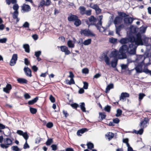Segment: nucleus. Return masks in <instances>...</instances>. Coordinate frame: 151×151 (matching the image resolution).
<instances>
[{"label":"nucleus","instance_id":"nucleus-56","mask_svg":"<svg viewBox=\"0 0 151 151\" xmlns=\"http://www.w3.org/2000/svg\"><path fill=\"white\" fill-rule=\"evenodd\" d=\"M83 83V88L84 89H87L88 88V83L86 82H84Z\"/></svg>","mask_w":151,"mask_h":151},{"label":"nucleus","instance_id":"nucleus-52","mask_svg":"<svg viewBox=\"0 0 151 151\" xmlns=\"http://www.w3.org/2000/svg\"><path fill=\"white\" fill-rule=\"evenodd\" d=\"M91 10H86L85 12V14L87 16H90L91 15Z\"/></svg>","mask_w":151,"mask_h":151},{"label":"nucleus","instance_id":"nucleus-40","mask_svg":"<svg viewBox=\"0 0 151 151\" xmlns=\"http://www.w3.org/2000/svg\"><path fill=\"white\" fill-rule=\"evenodd\" d=\"M29 110L30 112L32 114H35L37 112V109L35 108L30 107L29 108Z\"/></svg>","mask_w":151,"mask_h":151},{"label":"nucleus","instance_id":"nucleus-5","mask_svg":"<svg viewBox=\"0 0 151 151\" xmlns=\"http://www.w3.org/2000/svg\"><path fill=\"white\" fill-rule=\"evenodd\" d=\"M51 1L50 0H46L45 1L44 0H41L38 4V7L39 8H44L45 6H48L50 5Z\"/></svg>","mask_w":151,"mask_h":151},{"label":"nucleus","instance_id":"nucleus-43","mask_svg":"<svg viewBox=\"0 0 151 151\" xmlns=\"http://www.w3.org/2000/svg\"><path fill=\"white\" fill-rule=\"evenodd\" d=\"M117 41V39L112 37L109 39V42L111 43H114Z\"/></svg>","mask_w":151,"mask_h":151},{"label":"nucleus","instance_id":"nucleus-24","mask_svg":"<svg viewBox=\"0 0 151 151\" xmlns=\"http://www.w3.org/2000/svg\"><path fill=\"white\" fill-rule=\"evenodd\" d=\"M23 47L25 50V51L27 53L30 52L29 46L28 44H24L23 45Z\"/></svg>","mask_w":151,"mask_h":151},{"label":"nucleus","instance_id":"nucleus-28","mask_svg":"<svg viewBox=\"0 0 151 151\" xmlns=\"http://www.w3.org/2000/svg\"><path fill=\"white\" fill-rule=\"evenodd\" d=\"M114 134L112 132H109L107 134H106V136L108 137V139L110 140L114 137Z\"/></svg>","mask_w":151,"mask_h":151},{"label":"nucleus","instance_id":"nucleus-23","mask_svg":"<svg viewBox=\"0 0 151 151\" xmlns=\"http://www.w3.org/2000/svg\"><path fill=\"white\" fill-rule=\"evenodd\" d=\"M85 103L84 102L81 103L80 104V107L81 110L83 112H86V108L85 107Z\"/></svg>","mask_w":151,"mask_h":151},{"label":"nucleus","instance_id":"nucleus-49","mask_svg":"<svg viewBox=\"0 0 151 151\" xmlns=\"http://www.w3.org/2000/svg\"><path fill=\"white\" fill-rule=\"evenodd\" d=\"M18 58V56L17 54H14L12 57V59L17 61Z\"/></svg>","mask_w":151,"mask_h":151},{"label":"nucleus","instance_id":"nucleus-47","mask_svg":"<svg viewBox=\"0 0 151 151\" xmlns=\"http://www.w3.org/2000/svg\"><path fill=\"white\" fill-rule=\"evenodd\" d=\"M90 7L94 10L96 9V8L99 6L97 4H91L90 6Z\"/></svg>","mask_w":151,"mask_h":151},{"label":"nucleus","instance_id":"nucleus-50","mask_svg":"<svg viewBox=\"0 0 151 151\" xmlns=\"http://www.w3.org/2000/svg\"><path fill=\"white\" fill-rule=\"evenodd\" d=\"M82 72L83 73L87 74L89 73V70L87 68H84L82 69Z\"/></svg>","mask_w":151,"mask_h":151},{"label":"nucleus","instance_id":"nucleus-7","mask_svg":"<svg viewBox=\"0 0 151 151\" xmlns=\"http://www.w3.org/2000/svg\"><path fill=\"white\" fill-rule=\"evenodd\" d=\"M149 119L147 118H144V120L141 121L139 126L141 128H145L148 124Z\"/></svg>","mask_w":151,"mask_h":151},{"label":"nucleus","instance_id":"nucleus-48","mask_svg":"<svg viewBox=\"0 0 151 151\" xmlns=\"http://www.w3.org/2000/svg\"><path fill=\"white\" fill-rule=\"evenodd\" d=\"M12 150L14 151H19L20 149L17 146H13L11 147Z\"/></svg>","mask_w":151,"mask_h":151},{"label":"nucleus","instance_id":"nucleus-58","mask_svg":"<svg viewBox=\"0 0 151 151\" xmlns=\"http://www.w3.org/2000/svg\"><path fill=\"white\" fill-rule=\"evenodd\" d=\"M49 99L51 101L52 103H54L55 101V99L52 95H50V96Z\"/></svg>","mask_w":151,"mask_h":151},{"label":"nucleus","instance_id":"nucleus-38","mask_svg":"<svg viewBox=\"0 0 151 151\" xmlns=\"http://www.w3.org/2000/svg\"><path fill=\"white\" fill-rule=\"evenodd\" d=\"M14 5L13 6V9L14 10V11L18 12V9L19 7L18 4L15 3L14 4Z\"/></svg>","mask_w":151,"mask_h":151},{"label":"nucleus","instance_id":"nucleus-64","mask_svg":"<svg viewBox=\"0 0 151 151\" xmlns=\"http://www.w3.org/2000/svg\"><path fill=\"white\" fill-rule=\"evenodd\" d=\"M24 62L25 64L26 65H28L30 64V62L28 60V59L27 58H25L24 59Z\"/></svg>","mask_w":151,"mask_h":151},{"label":"nucleus","instance_id":"nucleus-18","mask_svg":"<svg viewBox=\"0 0 151 151\" xmlns=\"http://www.w3.org/2000/svg\"><path fill=\"white\" fill-rule=\"evenodd\" d=\"M118 59L117 58H114L111 62V66L114 68L116 67Z\"/></svg>","mask_w":151,"mask_h":151},{"label":"nucleus","instance_id":"nucleus-54","mask_svg":"<svg viewBox=\"0 0 151 151\" xmlns=\"http://www.w3.org/2000/svg\"><path fill=\"white\" fill-rule=\"evenodd\" d=\"M41 53V52L40 51H36L35 52V55L36 57H39Z\"/></svg>","mask_w":151,"mask_h":151},{"label":"nucleus","instance_id":"nucleus-37","mask_svg":"<svg viewBox=\"0 0 151 151\" xmlns=\"http://www.w3.org/2000/svg\"><path fill=\"white\" fill-rule=\"evenodd\" d=\"M147 28V27H142L140 28L139 29V32L141 33H143L145 32L146 29Z\"/></svg>","mask_w":151,"mask_h":151},{"label":"nucleus","instance_id":"nucleus-3","mask_svg":"<svg viewBox=\"0 0 151 151\" xmlns=\"http://www.w3.org/2000/svg\"><path fill=\"white\" fill-rule=\"evenodd\" d=\"M4 144H0L1 147L3 149H6L8 148L9 145H11L12 144V141L9 138H6L4 140Z\"/></svg>","mask_w":151,"mask_h":151},{"label":"nucleus","instance_id":"nucleus-63","mask_svg":"<svg viewBox=\"0 0 151 151\" xmlns=\"http://www.w3.org/2000/svg\"><path fill=\"white\" fill-rule=\"evenodd\" d=\"M24 96L26 99H29L31 98L30 96L28 93H25Z\"/></svg>","mask_w":151,"mask_h":151},{"label":"nucleus","instance_id":"nucleus-17","mask_svg":"<svg viewBox=\"0 0 151 151\" xmlns=\"http://www.w3.org/2000/svg\"><path fill=\"white\" fill-rule=\"evenodd\" d=\"M118 53V51L116 50H114L111 52V55L112 57L114 58H117Z\"/></svg>","mask_w":151,"mask_h":151},{"label":"nucleus","instance_id":"nucleus-26","mask_svg":"<svg viewBox=\"0 0 151 151\" xmlns=\"http://www.w3.org/2000/svg\"><path fill=\"white\" fill-rule=\"evenodd\" d=\"M114 88V85L113 84L111 83L108 85L106 88L105 92L107 93L110 89L113 88Z\"/></svg>","mask_w":151,"mask_h":151},{"label":"nucleus","instance_id":"nucleus-8","mask_svg":"<svg viewBox=\"0 0 151 151\" xmlns=\"http://www.w3.org/2000/svg\"><path fill=\"white\" fill-rule=\"evenodd\" d=\"M145 59V57L143 55H139L137 56L136 61L139 64H142Z\"/></svg>","mask_w":151,"mask_h":151},{"label":"nucleus","instance_id":"nucleus-2","mask_svg":"<svg viewBox=\"0 0 151 151\" xmlns=\"http://www.w3.org/2000/svg\"><path fill=\"white\" fill-rule=\"evenodd\" d=\"M99 20L97 23H96L97 19L93 16H91L89 17L88 19L86 21V22L89 26L90 25H95L97 29H98L99 32H102L105 30L104 28L101 26V20L103 16L102 15H100L99 16Z\"/></svg>","mask_w":151,"mask_h":151},{"label":"nucleus","instance_id":"nucleus-13","mask_svg":"<svg viewBox=\"0 0 151 151\" xmlns=\"http://www.w3.org/2000/svg\"><path fill=\"white\" fill-rule=\"evenodd\" d=\"M78 18L77 16L70 14L68 17V19L69 21H75Z\"/></svg>","mask_w":151,"mask_h":151},{"label":"nucleus","instance_id":"nucleus-45","mask_svg":"<svg viewBox=\"0 0 151 151\" xmlns=\"http://www.w3.org/2000/svg\"><path fill=\"white\" fill-rule=\"evenodd\" d=\"M53 140L52 139H48L46 142V145L47 146L50 145L52 143Z\"/></svg>","mask_w":151,"mask_h":151},{"label":"nucleus","instance_id":"nucleus-42","mask_svg":"<svg viewBox=\"0 0 151 151\" xmlns=\"http://www.w3.org/2000/svg\"><path fill=\"white\" fill-rule=\"evenodd\" d=\"M87 145L88 148L89 149H91L92 148H93V145L92 143L90 142H88L87 144Z\"/></svg>","mask_w":151,"mask_h":151},{"label":"nucleus","instance_id":"nucleus-32","mask_svg":"<svg viewBox=\"0 0 151 151\" xmlns=\"http://www.w3.org/2000/svg\"><path fill=\"white\" fill-rule=\"evenodd\" d=\"M6 3L7 4L9 5L11 3L14 4L17 3V0H6Z\"/></svg>","mask_w":151,"mask_h":151},{"label":"nucleus","instance_id":"nucleus-27","mask_svg":"<svg viewBox=\"0 0 151 151\" xmlns=\"http://www.w3.org/2000/svg\"><path fill=\"white\" fill-rule=\"evenodd\" d=\"M68 46L70 48H73L74 47V43H73V41L71 40H69L67 42Z\"/></svg>","mask_w":151,"mask_h":151},{"label":"nucleus","instance_id":"nucleus-10","mask_svg":"<svg viewBox=\"0 0 151 151\" xmlns=\"http://www.w3.org/2000/svg\"><path fill=\"white\" fill-rule=\"evenodd\" d=\"M24 70L25 75L28 77H30L32 76L31 70L28 67H25Z\"/></svg>","mask_w":151,"mask_h":151},{"label":"nucleus","instance_id":"nucleus-19","mask_svg":"<svg viewBox=\"0 0 151 151\" xmlns=\"http://www.w3.org/2000/svg\"><path fill=\"white\" fill-rule=\"evenodd\" d=\"M17 80L18 83H27V81L25 78H19Z\"/></svg>","mask_w":151,"mask_h":151},{"label":"nucleus","instance_id":"nucleus-59","mask_svg":"<svg viewBox=\"0 0 151 151\" xmlns=\"http://www.w3.org/2000/svg\"><path fill=\"white\" fill-rule=\"evenodd\" d=\"M7 39L6 38H4L0 39V43H5L6 42Z\"/></svg>","mask_w":151,"mask_h":151},{"label":"nucleus","instance_id":"nucleus-61","mask_svg":"<svg viewBox=\"0 0 151 151\" xmlns=\"http://www.w3.org/2000/svg\"><path fill=\"white\" fill-rule=\"evenodd\" d=\"M53 126V124L52 122H49L46 124V126L49 128H51Z\"/></svg>","mask_w":151,"mask_h":151},{"label":"nucleus","instance_id":"nucleus-1","mask_svg":"<svg viewBox=\"0 0 151 151\" xmlns=\"http://www.w3.org/2000/svg\"><path fill=\"white\" fill-rule=\"evenodd\" d=\"M120 42L122 44L129 43L128 47L126 45H124L120 48L118 58L121 59L127 58V52L130 55H135L137 46L143 45L141 35L139 33H137L135 37L132 36L129 38H122L120 40Z\"/></svg>","mask_w":151,"mask_h":151},{"label":"nucleus","instance_id":"nucleus-9","mask_svg":"<svg viewBox=\"0 0 151 151\" xmlns=\"http://www.w3.org/2000/svg\"><path fill=\"white\" fill-rule=\"evenodd\" d=\"M61 50L65 53V55H68L70 53L67 47L65 46H62L60 47Z\"/></svg>","mask_w":151,"mask_h":151},{"label":"nucleus","instance_id":"nucleus-29","mask_svg":"<svg viewBox=\"0 0 151 151\" xmlns=\"http://www.w3.org/2000/svg\"><path fill=\"white\" fill-rule=\"evenodd\" d=\"M80 12L82 15H83L85 14V12L86 11V8L83 6H81L79 8Z\"/></svg>","mask_w":151,"mask_h":151},{"label":"nucleus","instance_id":"nucleus-34","mask_svg":"<svg viewBox=\"0 0 151 151\" xmlns=\"http://www.w3.org/2000/svg\"><path fill=\"white\" fill-rule=\"evenodd\" d=\"M141 128L138 131L134 130V132L136 134H139L140 135H141L143 133V129L142 128Z\"/></svg>","mask_w":151,"mask_h":151},{"label":"nucleus","instance_id":"nucleus-6","mask_svg":"<svg viewBox=\"0 0 151 151\" xmlns=\"http://www.w3.org/2000/svg\"><path fill=\"white\" fill-rule=\"evenodd\" d=\"M21 8L22 10L23 11V13L28 12L31 10V7L30 6L25 4H23L21 6Z\"/></svg>","mask_w":151,"mask_h":151},{"label":"nucleus","instance_id":"nucleus-4","mask_svg":"<svg viewBox=\"0 0 151 151\" xmlns=\"http://www.w3.org/2000/svg\"><path fill=\"white\" fill-rule=\"evenodd\" d=\"M81 34L84 36L88 37H95V35L88 29H82L81 31Z\"/></svg>","mask_w":151,"mask_h":151},{"label":"nucleus","instance_id":"nucleus-41","mask_svg":"<svg viewBox=\"0 0 151 151\" xmlns=\"http://www.w3.org/2000/svg\"><path fill=\"white\" fill-rule=\"evenodd\" d=\"M122 113V111L120 109H118L116 111V116L117 117H119L121 116Z\"/></svg>","mask_w":151,"mask_h":151},{"label":"nucleus","instance_id":"nucleus-25","mask_svg":"<svg viewBox=\"0 0 151 151\" xmlns=\"http://www.w3.org/2000/svg\"><path fill=\"white\" fill-rule=\"evenodd\" d=\"M38 97H36L34 99L29 101L28 102V104L29 105H32L36 103L38 100Z\"/></svg>","mask_w":151,"mask_h":151},{"label":"nucleus","instance_id":"nucleus-53","mask_svg":"<svg viewBox=\"0 0 151 151\" xmlns=\"http://www.w3.org/2000/svg\"><path fill=\"white\" fill-rule=\"evenodd\" d=\"M95 10L97 14H99L101 13V9L99 8V6Z\"/></svg>","mask_w":151,"mask_h":151},{"label":"nucleus","instance_id":"nucleus-35","mask_svg":"<svg viewBox=\"0 0 151 151\" xmlns=\"http://www.w3.org/2000/svg\"><path fill=\"white\" fill-rule=\"evenodd\" d=\"M81 21L78 19V18L75 21L74 24L76 27L78 26L81 24Z\"/></svg>","mask_w":151,"mask_h":151},{"label":"nucleus","instance_id":"nucleus-16","mask_svg":"<svg viewBox=\"0 0 151 151\" xmlns=\"http://www.w3.org/2000/svg\"><path fill=\"white\" fill-rule=\"evenodd\" d=\"M122 19L119 17L117 16L116 17L114 20V23L115 25L119 24L121 22Z\"/></svg>","mask_w":151,"mask_h":151},{"label":"nucleus","instance_id":"nucleus-36","mask_svg":"<svg viewBox=\"0 0 151 151\" xmlns=\"http://www.w3.org/2000/svg\"><path fill=\"white\" fill-rule=\"evenodd\" d=\"M115 27L116 28V33L118 35H120V32L121 30V25H119L118 26L115 25Z\"/></svg>","mask_w":151,"mask_h":151},{"label":"nucleus","instance_id":"nucleus-55","mask_svg":"<svg viewBox=\"0 0 151 151\" xmlns=\"http://www.w3.org/2000/svg\"><path fill=\"white\" fill-rule=\"evenodd\" d=\"M70 105L73 108L76 109L79 106V105L76 103L71 104Z\"/></svg>","mask_w":151,"mask_h":151},{"label":"nucleus","instance_id":"nucleus-62","mask_svg":"<svg viewBox=\"0 0 151 151\" xmlns=\"http://www.w3.org/2000/svg\"><path fill=\"white\" fill-rule=\"evenodd\" d=\"M29 24L27 22H25L23 25V27L24 28H29Z\"/></svg>","mask_w":151,"mask_h":151},{"label":"nucleus","instance_id":"nucleus-31","mask_svg":"<svg viewBox=\"0 0 151 151\" xmlns=\"http://www.w3.org/2000/svg\"><path fill=\"white\" fill-rule=\"evenodd\" d=\"M91 39H89L85 40L83 42V44L85 45H88L91 43Z\"/></svg>","mask_w":151,"mask_h":151},{"label":"nucleus","instance_id":"nucleus-57","mask_svg":"<svg viewBox=\"0 0 151 151\" xmlns=\"http://www.w3.org/2000/svg\"><path fill=\"white\" fill-rule=\"evenodd\" d=\"M29 148V146L27 143V141H26L25 144H24L23 146V148L24 149H26Z\"/></svg>","mask_w":151,"mask_h":151},{"label":"nucleus","instance_id":"nucleus-21","mask_svg":"<svg viewBox=\"0 0 151 151\" xmlns=\"http://www.w3.org/2000/svg\"><path fill=\"white\" fill-rule=\"evenodd\" d=\"M104 59L106 64L108 65H109L110 64V59L106 55H104Z\"/></svg>","mask_w":151,"mask_h":151},{"label":"nucleus","instance_id":"nucleus-51","mask_svg":"<svg viewBox=\"0 0 151 151\" xmlns=\"http://www.w3.org/2000/svg\"><path fill=\"white\" fill-rule=\"evenodd\" d=\"M99 117H101V120L103 119L106 117V115L104 113H99Z\"/></svg>","mask_w":151,"mask_h":151},{"label":"nucleus","instance_id":"nucleus-30","mask_svg":"<svg viewBox=\"0 0 151 151\" xmlns=\"http://www.w3.org/2000/svg\"><path fill=\"white\" fill-rule=\"evenodd\" d=\"M130 29L131 32L133 33H135L137 32V28L132 25L130 26Z\"/></svg>","mask_w":151,"mask_h":151},{"label":"nucleus","instance_id":"nucleus-46","mask_svg":"<svg viewBox=\"0 0 151 151\" xmlns=\"http://www.w3.org/2000/svg\"><path fill=\"white\" fill-rule=\"evenodd\" d=\"M25 139L26 141L27 142V140L28 139L29 136L28 135L27 133V132H24L23 135L22 136Z\"/></svg>","mask_w":151,"mask_h":151},{"label":"nucleus","instance_id":"nucleus-20","mask_svg":"<svg viewBox=\"0 0 151 151\" xmlns=\"http://www.w3.org/2000/svg\"><path fill=\"white\" fill-rule=\"evenodd\" d=\"M87 131V129L86 128H83L80 130H78L77 132V134L78 135L81 136L82 134H83L85 132Z\"/></svg>","mask_w":151,"mask_h":151},{"label":"nucleus","instance_id":"nucleus-39","mask_svg":"<svg viewBox=\"0 0 151 151\" xmlns=\"http://www.w3.org/2000/svg\"><path fill=\"white\" fill-rule=\"evenodd\" d=\"M145 96V95L143 93H139V101L140 102Z\"/></svg>","mask_w":151,"mask_h":151},{"label":"nucleus","instance_id":"nucleus-22","mask_svg":"<svg viewBox=\"0 0 151 151\" xmlns=\"http://www.w3.org/2000/svg\"><path fill=\"white\" fill-rule=\"evenodd\" d=\"M142 64H139L135 68V70L137 73H141L142 71Z\"/></svg>","mask_w":151,"mask_h":151},{"label":"nucleus","instance_id":"nucleus-60","mask_svg":"<svg viewBox=\"0 0 151 151\" xmlns=\"http://www.w3.org/2000/svg\"><path fill=\"white\" fill-rule=\"evenodd\" d=\"M16 63V61L13 60L11 59L10 63V65L11 66L14 65Z\"/></svg>","mask_w":151,"mask_h":151},{"label":"nucleus","instance_id":"nucleus-44","mask_svg":"<svg viewBox=\"0 0 151 151\" xmlns=\"http://www.w3.org/2000/svg\"><path fill=\"white\" fill-rule=\"evenodd\" d=\"M111 107L108 105L106 106L104 108V110L106 111L109 112L110 111Z\"/></svg>","mask_w":151,"mask_h":151},{"label":"nucleus","instance_id":"nucleus-33","mask_svg":"<svg viewBox=\"0 0 151 151\" xmlns=\"http://www.w3.org/2000/svg\"><path fill=\"white\" fill-rule=\"evenodd\" d=\"M65 82L66 84L69 85L75 83V82L73 78H71L70 81L68 80H66Z\"/></svg>","mask_w":151,"mask_h":151},{"label":"nucleus","instance_id":"nucleus-14","mask_svg":"<svg viewBox=\"0 0 151 151\" xmlns=\"http://www.w3.org/2000/svg\"><path fill=\"white\" fill-rule=\"evenodd\" d=\"M133 19L132 18L130 17H125L124 19V23L126 24H131L133 21Z\"/></svg>","mask_w":151,"mask_h":151},{"label":"nucleus","instance_id":"nucleus-11","mask_svg":"<svg viewBox=\"0 0 151 151\" xmlns=\"http://www.w3.org/2000/svg\"><path fill=\"white\" fill-rule=\"evenodd\" d=\"M12 89V86L11 84H7L6 86L3 88V91L6 93H9L10 90Z\"/></svg>","mask_w":151,"mask_h":151},{"label":"nucleus","instance_id":"nucleus-15","mask_svg":"<svg viewBox=\"0 0 151 151\" xmlns=\"http://www.w3.org/2000/svg\"><path fill=\"white\" fill-rule=\"evenodd\" d=\"M19 14V12L14 11L12 15V17L14 19H16V22H18L19 20V19L18 18V16Z\"/></svg>","mask_w":151,"mask_h":151},{"label":"nucleus","instance_id":"nucleus-12","mask_svg":"<svg viewBox=\"0 0 151 151\" xmlns=\"http://www.w3.org/2000/svg\"><path fill=\"white\" fill-rule=\"evenodd\" d=\"M129 94L127 93H122L121 94V96L120 97V100H122L123 101H125L126 100V98L127 97H129Z\"/></svg>","mask_w":151,"mask_h":151}]
</instances>
